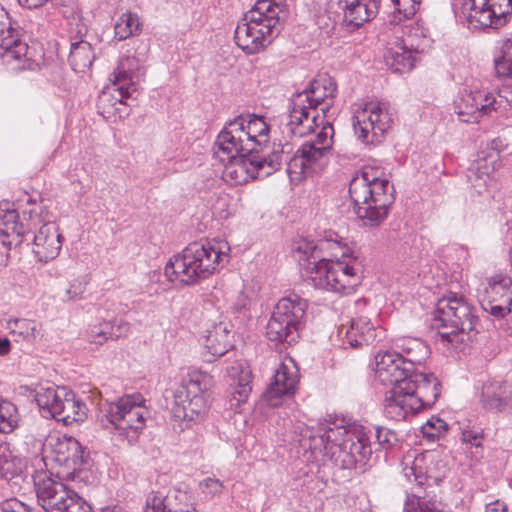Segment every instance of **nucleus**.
<instances>
[{
    "instance_id": "nucleus-24",
    "label": "nucleus",
    "mask_w": 512,
    "mask_h": 512,
    "mask_svg": "<svg viewBox=\"0 0 512 512\" xmlns=\"http://www.w3.org/2000/svg\"><path fill=\"white\" fill-rule=\"evenodd\" d=\"M19 215L14 207V203L4 201L0 203V233L9 231V239L14 240L15 247L19 246L24 238L30 234L32 225L36 227L40 223V215L35 211H30L29 219L26 223L19 222Z\"/></svg>"
},
{
    "instance_id": "nucleus-21",
    "label": "nucleus",
    "mask_w": 512,
    "mask_h": 512,
    "mask_svg": "<svg viewBox=\"0 0 512 512\" xmlns=\"http://www.w3.org/2000/svg\"><path fill=\"white\" fill-rule=\"evenodd\" d=\"M299 381L297 367L292 359L281 362L275 370L273 378L263 393V399L269 406L277 407L284 396L295 393Z\"/></svg>"
},
{
    "instance_id": "nucleus-4",
    "label": "nucleus",
    "mask_w": 512,
    "mask_h": 512,
    "mask_svg": "<svg viewBox=\"0 0 512 512\" xmlns=\"http://www.w3.org/2000/svg\"><path fill=\"white\" fill-rule=\"evenodd\" d=\"M288 16L286 1L257 0L238 22L235 43L248 55L262 52L280 34Z\"/></svg>"
},
{
    "instance_id": "nucleus-10",
    "label": "nucleus",
    "mask_w": 512,
    "mask_h": 512,
    "mask_svg": "<svg viewBox=\"0 0 512 512\" xmlns=\"http://www.w3.org/2000/svg\"><path fill=\"white\" fill-rule=\"evenodd\" d=\"M226 161L223 179L230 185H243L279 170L283 161V148L281 144H273L270 154L243 155Z\"/></svg>"
},
{
    "instance_id": "nucleus-53",
    "label": "nucleus",
    "mask_w": 512,
    "mask_h": 512,
    "mask_svg": "<svg viewBox=\"0 0 512 512\" xmlns=\"http://www.w3.org/2000/svg\"><path fill=\"white\" fill-rule=\"evenodd\" d=\"M483 309L495 318L502 319L512 312V306L486 300L482 304Z\"/></svg>"
},
{
    "instance_id": "nucleus-56",
    "label": "nucleus",
    "mask_w": 512,
    "mask_h": 512,
    "mask_svg": "<svg viewBox=\"0 0 512 512\" xmlns=\"http://www.w3.org/2000/svg\"><path fill=\"white\" fill-rule=\"evenodd\" d=\"M1 511L2 512H37L16 498H10V499L3 501L1 504Z\"/></svg>"
},
{
    "instance_id": "nucleus-52",
    "label": "nucleus",
    "mask_w": 512,
    "mask_h": 512,
    "mask_svg": "<svg viewBox=\"0 0 512 512\" xmlns=\"http://www.w3.org/2000/svg\"><path fill=\"white\" fill-rule=\"evenodd\" d=\"M165 499L164 491L150 493L146 500V512H165Z\"/></svg>"
},
{
    "instance_id": "nucleus-51",
    "label": "nucleus",
    "mask_w": 512,
    "mask_h": 512,
    "mask_svg": "<svg viewBox=\"0 0 512 512\" xmlns=\"http://www.w3.org/2000/svg\"><path fill=\"white\" fill-rule=\"evenodd\" d=\"M110 322H104L91 328L88 332L87 338L90 343L102 345L110 338Z\"/></svg>"
},
{
    "instance_id": "nucleus-23",
    "label": "nucleus",
    "mask_w": 512,
    "mask_h": 512,
    "mask_svg": "<svg viewBox=\"0 0 512 512\" xmlns=\"http://www.w3.org/2000/svg\"><path fill=\"white\" fill-rule=\"evenodd\" d=\"M481 403L487 410L512 414V381L488 379L482 385Z\"/></svg>"
},
{
    "instance_id": "nucleus-60",
    "label": "nucleus",
    "mask_w": 512,
    "mask_h": 512,
    "mask_svg": "<svg viewBox=\"0 0 512 512\" xmlns=\"http://www.w3.org/2000/svg\"><path fill=\"white\" fill-rule=\"evenodd\" d=\"M11 453L7 444L0 443V473H7L11 467Z\"/></svg>"
},
{
    "instance_id": "nucleus-28",
    "label": "nucleus",
    "mask_w": 512,
    "mask_h": 512,
    "mask_svg": "<svg viewBox=\"0 0 512 512\" xmlns=\"http://www.w3.org/2000/svg\"><path fill=\"white\" fill-rule=\"evenodd\" d=\"M231 338V332L226 324H214L201 340L204 349L202 351L203 361L211 363L226 354L232 346Z\"/></svg>"
},
{
    "instance_id": "nucleus-30",
    "label": "nucleus",
    "mask_w": 512,
    "mask_h": 512,
    "mask_svg": "<svg viewBox=\"0 0 512 512\" xmlns=\"http://www.w3.org/2000/svg\"><path fill=\"white\" fill-rule=\"evenodd\" d=\"M338 336L346 345L359 348L371 344L376 339V329L366 317L353 319L349 326L341 325L338 328Z\"/></svg>"
},
{
    "instance_id": "nucleus-8",
    "label": "nucleus",
    "mask_w": 512,
    "mask_h": 512,
    "mask_svg": "<svg viewBox=\"0 0 512 512\" xmlns=\"http://www.w3.org/2000/svg\"><path fill=\"white\" fill-rule=\"evenodd\" d=\"M332 122H325L315 140L303 143L287 163L290 181L299 183L306 177L319 173L329 162L333 145Z\"/></svg>"
},
{
    "instance_id": "nucleus-40",
    "label": "nucleus",
    "mask_w": 512,
    "mask_h": 512,
    "mask_svg": "<svg viewBox=\"0 0 512 512\" xmlns=\"http://www.w3.org/2000/svg\"><path fill=\"white\" fill-rule=\"evenodd\" d=\"M486 300L512 306V279L506 276H494L485 289Z\"/></svg>"
},
{
    "instance_id": "nucleus-36",
    "label": "nucleus",
    "mask_w": 512,
    "mask_h": 512,
    "mask_svg": "<svg viewBox=\"0 0 512 512\" xmlns=\"http://www.w3.org/2000/svg\"><path fill=\"white\" fill-rule=\"evenodd\" d=\"M192 266V253L185 248L182 253L174 255L165 266V276L170 282L176 283L177 287H184L191 283L192 275L189 269Z\"/></svg>"
},
{
    "instance_id": "nucleus-6",
    "label": "nucleus",
    "mask_w": 512,
    "mask_h": 512,
    "mask_svg": "<svg viewBox=\"0 0 512 512\" xmlns=\"http://www.w3.org/2000/svg\"><path fill=\"white\" fill-rule=\"evenodd\" d=\"M442 390L440 380L432 372L413 371L409 378L386 392L384 414L402 421L432 407Z\"/></svg>"
},
{
    "instance_id": "nucleus-45",
    "label": "nucleus",
    "mask_w": 512,
    "mask_h": 512,
    "mask_svg": "<svg viewBox=\"0 0 512 512\" xmlns=\"http://www.w3.org/2000/svg\"><path fill=\"white\" fill-rule=\"evenodd\" d=\"M16 407L0 399V432L9 433L17 426Z\"/></svg>"
},
{
    "instance_id": "nucleus-37",
    "label": "nucleus",
    "mask_w": 512,
    "mask_h": 512,
    "mask_svg": "<svg viewBox=\"0 0 512 512\" xmlns=\"http://www.w3.org/2000/svg\"><path fill=\"white\" fill-rule=\"evenodd\" d=\"M213 377L205 372H194V414L205 415L213 401Z\"/></svg>"
},
{
    "instance_id": "nucleus-47",
    "label": "nucleus",
    "mask_w": 512,
    "mask_h": 512,
    "mask_svg": "<svg viewBox=\"0 0 512 512\" xmlns=\"http://www.w3.org/2000/svg\"><path fill=\"white\" fill-rule=\"evenodd\" d=\"M497 73L503 77H512V33L505 40L502 57L495 61Z\"/></svg>"
},
{
    "instance_id": "nucleus-9",
    "label": "nucleus",
    "mask_w": 512,
    "mask_h": 512,
    "mask_svg": "<svg viewBox=\"0 0 512 512\" xmlns=\"http://www.w3.org/2000/svg\"><path fill=\"white\" fill-rule=\"evenodd\" d=\"M455 17L467 22L469 28H500L512 12V0H453Z\"/></svg>"
},
{
    "instance_id": "nucleus-64",
    "label": "nucleus",
    "mask_w": 512,
    "mask_h": 512,
    "mask_svg": "<svg viewBox=\"0 0 512 512\" xmlns=\"http://www.w3.org/2000/svg\"><path fill=\"white\" fill-rule=\"evenodd\" d=\"M11 350V342L7 338H0V355H7Z\"/></svg>"
},
{
    "instance_id": "nucleus-35",
    "label": "nucleus",
    "mask_w": 512,
    "mask_h": 512,
    "mask_svg": "<svg viewBox=\"0 0 512 512\" xmlns=\"http://www.w3.org/2000/svg\"><path fill=\"white\" fill-rule=\"evenodd\" d=\"M67 396H71V390L66 387H57L49 382L38 385L35 390L37 405L52 418L56 416V408Z\"/></svg>"
},
{
    "instance_id": "nucleus-7",
    "label": "nucleus",
    "mask_w": 512,
    "mask_h": 512,
    "mask_svg": "<svg viewBox=\"0 0 512 512\" xmlns=\"http://www.w3.org/2000/svg\"><path fill=\"white\" fill-rule=\"evenodd\" d=\"M140 79V63L135 56L122 57L111 75L112 88L104 90L98 99L97 108L104 118L128 116V99L136 91Z\"/></svg>"
},
{
    "instance_id": "nucleus-3",
    "label": "nucleus",
    "mask_w": 512,
    "mask_h": 512,
    "mask_svg": "<svg viewBox=\"0 0 512 512\" xmlns=\"http://www.w3.org/2000/svg\"><path fill=\"white\" fill-rule=\"evenodd\" d=\"M336 94L335 80L327 74L318 75L306 89L293 96L285 124L287 132L302 138L325 122H331L335 117L332 107Z\"/></svg>"
},
{
    "instance_id": "nucleus-57",
    "label": "nucleus",
    "mask_w": 512,
    "mask_h": 512,
    "mask_svg": "<svg viewBox=\"0 0 512 512\" xmlns=\"http://www.w3.org/2000/svg\"><path fill=\"white\" fill-rule=\"evenodd\" d=\"M110 338L113 340L125 336L129 330V324L123 320L110 322Z\"/></svg>"
},
{
    "instance_id": "nucleus-48",
    "label": "nucleus",
    "mask_w": 512,
    "mask_h": 512,
    "mask_svg": "<svg viewBox=\"0 0 512 512\" xmlns=\"http://www.w3.org/2000/svg\"><path fill=\"white\" fill-rule=\"evenodd\" d=\"M421 430L424 436L434 440L439 438L448 430V424L441 418L432 417L423 424Z\"/></svg>"
},
{
    "instance_id": "nucleus-2",
    "label": "nucleus",
    "mask_w": 512,
    "mask_h": 512,
    "mask_svg": "<svg viewBox=\"0 0 512 512\" xmlns=\"http://www.w3.org/2000/svg\"><path fill=\"white\" fill-rule=\"evenodd\" d=\"M307 261L310 280L316 289L351 294L361 284L362 267L357 257L348 253L338 240L322 239L317 244L302 241L295 248Z\"/></svg>"
},
{
    "instance_id": "nucleus-15",
    "label": "nucleus",
    "mask_w": 512,
    "mask_h": 512,
    "mask_svg": "<svg viewBox=\"0 0 512 512\" xmlns=\"http://www.w3.org/2000/svg\"><path fill=\"white\" fill-rule=\"evenodd\" d=\"M509 107L510 103L506 97L481 89H464L454 102L455 113L459 120L465 123L478 122L483 116L505 111Z\"/></svg>"
},
{
    "instance_id": "nucleus-59",
    "label": "nucleus",
    "mask_w": 512,
    "mask_h": 512,
    "mask_svg": "<svg viewBox=\"0 0 512 512\" xmlns=\"http://www.w3.org/2000/svg\"><path fill=\"white\" fill-rule=\"evenodd\" d=\"M11 453L7 444L0 443V473H7L11 467Z\"/></svg>"
},
{
    "instance_id": "nucleus-50",
    "label": "nucleus",
    "mask_w": 512,
    "mask_h": 512,
    "mask_svg": "<svg viewBox=\"0 0 512 512\" xmlns=\"http://www.w3.org/2000/svg\"><path fill=\"white\" fill-rule=\"evenodd\" d=\"M15 325L19 329V333L26 339H36L41 336V325L33 320H16Z\"/></svg>"
},
{
    "instance_id": "nucleus-55",
    "label": "nucleus",
    "mask_w": 512,
    "mask_h": 512,
    "mask_svg": "<svg viewBox=\"0 0 512 512\" xmlns=\"http://www.w3.org/2000/svg\"><path fill=\"white\" fill-rule=\"evenodd\" d=\"M223 488L222 483L215 478H207L199 483V489L206 497H212L221 493Z\"/></svg>"
},
{
    "instance_id": "nucleus-16",
    "label": "nucleus",
    "mask_w": 512,
    "mask_h": 512,
    "mask_svg": "<svg viewBox=\"0 0 512 512\" xmlns=\"http://www.w3.org/2000/svg\"><path fill=\"white\" fill-rule=\"evenodd\" d=\"M431 326L433 329L465 327L477 329L474 306L463 296L450 292L438 300Z\"/></svg>"
},
{
    "instance_id": "nucleus-39",
    "label": "nucleus",
    "mask_w": 512,
    "mask_h": 512,
    "mask_svg": "<svg viewBox=\"0 0 512 512\" xmlns=\"http://www.w3.org/2000/svg\"><path fill=\"white\" fill-rule=\"evenodd\" d=\"M191 404L192 400L189 398L188 386L182 385L174 394V406L172 408L173 419L178 422L180 431L191 427L192 418L189 417Z\"/></svg>"
},
{
    "instance_id": "nucleus-18",
    "label": "nucleus",
    "mask_w": 512,
    "mask_h": 512,
    "mask_svg": "<svg viewBox=\"0 0 512 512\" xmlns=\"http://www.w3.org/2000/svg\"><path fill=\"white\" fill-rule=\"evenodd\" d=\"M48 449L49 454L45 458L63 468V471L58 473H63L67 477L81 470L88 461V455H85L83 447L73 437H50L45 444V450Z\"/></svg>"
},
{
    "instance_id": "nucleus-41",
    "label": "nucleus",
    "mask_w": 512,
    "mask_h": 512,
    "mask_svg": "<svg viewBox=\"0 0 512 512\" xmlns=\"http://www.w3.org/2000/svg\"><path fill=\"white\" fill-rule=\"evenodd\" d=\"M94 54L90 43L79 41L71 44L69 62L76 72H83L92 65Z\"/></svg>"
},
{
    "instance_id": "nucleus-31",
    "label": "nucleus",
    "mask_w": 512,
    "mask_h": 512,
    "mask_svg": "<svg viewBox=\"0 0 512 512\" xmlns=\"http://www.w3.org/2000/svg\"><path fill=\"white\" fill-rule=\"evenodd\" d=\"M344 21L354 27L374 19L379 12L381 0H339Z\"/></svg>"
},
{
    "instance_id": "nucleus-12",
    "label": "nucleus",
    "mask_w": 512,
    "mask_h": 512,
    "mask_svg": "<svg viewBox=\"0 0 512 512\" xmlns=\"http://www.w3.org/2000/svg\"><path fill=\"white\" fill-rule=\"evenodd\" d=\"M352 124L357 138L365 145L380 144L393 125L390 105L382 101H369L353 115Z\"/></svg>"
},
{
    "instance_id": "nucleus-27",
    "label": "nucleus",
    "mask_w": 512,
    "mask_h": 512,
    "mask_svg": "<svg viewBox=\"0 0 512 512\" xmlns=\"http://www.w3.org/2000/svg\"><path fill=\"white\" fill-rule=\"evenodd\" d=\"M227 374L231 385L235 386L229 398L230 409L236 412L248 400L252 391V370L246 361L240 360L227 369Z\"/></svg>"
},
{
    "instance_id": "nucleus-14",
    "label": "nucleus",
    "mask_w": 512,
    "mask_h": 512,
    "mask_svg": "<svg viewBox=\"0 0 512 512\" xmlns=\"http://www.w3.org/2000/svg\"><path fill=\"white\" fill-rule=\"evenodd\" d=\"M140 395H126L116 402L107 404L104 416L117 430L118 435L132 444L144 427L145 410Z\"/></svg>"
},
{
    "instance_id": "nucleus-11",
    "label": "nucleus",
    "mask_w": 512,
    "mask_h": 512,
    "mask_svg": "<svg viewBox=\"0 0 512 512\" xmlns=\"http://www.w3.org/2000/svg\"><path fill=\"white\" fill-rule=\"evenodd\" d=\"M307 307V301L297 294L282 297L267 323V338L277 343L295 342Z\"/></svg>"
},
{
    "instance_id": "nucleus-58",
    "label": "nucleus",
    "mask_w": 512,
    "mask_h": 512,
    "mask_svg": "<svg viewBox=\"0 0 512 512\" xmlns=\"http://www.w3.org/2000/svg\"><path fill=\"white\" fill-rule=\"evenodd\" d=\"M11 453L7 444L0 443V473H7L11 467Z\"/></svg>"
},
{
    "instance_id": "nucleus-61",
    "label": "nucleus",
    "mask_w": 512,
    "mask_h": 512,
    "mask_svg": "<svg viewBox=\"0 0 512 512\" xmlns=\"http://www.w3.org/2000/svg\"><path fill=\"white\" fill-rule=\"evenodd\" d=\"M462 441L471 444L472 446H481V434L474 430H464L462 432Z\"/></svg>"
},
{
    "instance_id": "nucleus-1",
    "label": "nucleus",
    "mask_w": 512,
    "mask_h": 512,
    "mask_svg": "<svg viewBox=\"0 0 512 512\" xmlns=\"http://www.w3.org/2000/svg\"><path fill=\"white\" fill-rule=\"evenodd\" d=\"M300 441L313 453L329 457L341 469L363 467L372 455L369 430L338 416L329 415L316 426L306 427Z\"/></svg>"
},
{
    "instance_id": "nucleus-5",
    "label": "nucleus",
    "mask_w": 512,
    "mask_h": 512,
    "mask_svg": "<svg viewBox=\"0 0 512 512\" xmlns=\"http://www.w3.org/2000/svg\"><path fill=\"white\" fill-rule=\"evenodd\" d=\"M353 209L365 226H379L394 202V187L377 168L366 166L349 183Z\"/></svg>"
},
{
    "instance_id": "nucleus-22",
    "label": "nucleus",
    "mask_w": 512,
    "mask_h": 512,
    "mask_svg": "<svg viewBox=\"0 0 512 512\" xmlns=\"http://www.w3.org/2000/svg\"><path fill=\"white\" fill-rule=\"evenodd\" d=\"M375 377L383 385L395 388L406 381L411 372L396 351H380L375 357Z\"/></svg>"
},
{
    "instance_id": "nucleus-13",
    "label": "nucleus",
    "mask_w": 512,
    "mask_h": 512,
    "mask_svg": "<svg viewBox=\"0 0 512 512\" xmlns=\"http://www.w3.org/2000/svg\"><path fill=\"white\" fill-rule=\"evenodd\" d=\"M37 501L45 512H94L75 490L46 474L34 478Z\"/></svg>"
},
{
    "instance_id": "nucleus-46",
    "label": "nucleus",
    "mask_w": 512,
    "mask_h": 512,
    "mask_svg": "<svg viewBox=\"0 0 512 512\" xmlns=\"http://www.w3.org/2000/svg\"><path fill=\"white\" fill-rule=\"evenodd\" d=\"M403 512H443L441 503L435 500H421L419 496L408 498Z\"/></svg>"
},
{
    "instance_id": "nucleus-26",
    "label": "nucleus",
    "mask_w": 512,
    "mask_h": 512,
    "mask_svg": "<svg viewBox=\"0 0 512 512\" xmlns=\"http://www.w3.org/2000/svg\"><path fill=\"white\" fill-rule=\"evenodd\" d=\"M236 119H241L245 140L252 153L255 155L270 154L273 146H269L270 126L265 119L257 115H240Z\"/></svg>"
},
{
    "instance_id": "nucleus-17",
    "label": "nucleus",
    "mask_w": 512,
    "mask_h": 512,
    "mask_svg": "<svg viewBox=\"0 0 512 512\" xmlns=\"http://www.w3.org/2000/svg\"><path fill=\"white\" fill-rule=\"evenodd\" d=\"M403 36L400 40L387 49L385 61L389 68L396 73H405L412 70L423 50L422 42L426 35L423 28L416 26H405Z\"/></svg>"
},
{
    "instance_id": "nucleus-54",
    "label": "nucleus",
    "mask_w": 512,
    "mask_h": 512,
    "mask_svg": "<svg viewBox=\"0 0 512 512\" xmlns=\"http://www.w3.org/2000/svg\"><path fill=\"white\" fill-rule=\"evenodd\" d=\"M12 247H15V242L9 239V231L0 233V269L8 264L9 251Z\"/></svg>"
},
{
    "instance_id": "nucleus-62",
    "label": "nucleus",
    "mask_w": 512,
    "mask_h": 512,
    "mask_svg": "<svg viewBox=\"0 0 512 512\" xmlns=\"http://www.w3.org/2000/svg\"><path fill=\"white\" fill-rule=\"evenodd\" d=\"M250 304H251L250 299L244 293H241L237 298V301L234 305V309L238 313H242L243 311H245L249 308Z\"/></svg>"
},
{
    "instance_id": "nucleus-20",
    "label": "nucleus",
    "mask_w": 512,
    "mask_h": 512,
    "mask_svg": "<svg viewBox=\"0 0 512 512\" xmlns=\"http://www.w3.org/2000/svg\"><path fill=\"white\" fill-rule=\"evenodd\" d=\"M30 233L33 234L32 252L38 261L46 263L59 255L62 235L54 221H43L40 218V223H37L36 227L32 225Z\"/></svg>"
},
{
    "instance_id": "nucleus-32",
    "label": "nucleus",
    "mask_w": 512,
    "mask_h": 512,
    "mask_svg": "<svg viewBox=\"0 0 512 512\" xmlns=\"http://www.w3.org/2000/svg\"><path fill=\"white\" fill-rule=\"evenodd\" d=\"M432 457L430 452L405 455L401 465L407 481L415 483L418 487H424L430 479H434L428 467V464L432 463Z\"/></svg>"
},
{
    "instance_id": "nucleus-33",
    "label": "nucleus",
    "mask_w": 512,
    "mask_h": 512,
    "mask_svg": "<svg viewBox=\"0 0 512 512\" xmlns=\"http://www.w3.org/2000/svg\"><path fill=\"white\" fill-rule=\"evenodd\" d=\"M499 167L500 161L497 153L482 152L471 164L469 179L477 193L481 194L487 189L493 174Z\"/></svg>"
},
{
    "instance_id": "nucleus-63",
    "label": "nucleus",
    "mask_w": 512,
    "mask_h": 512,
    "mask_svg": "<svg viewBox=\"0 0 512 512\" xmlns=\"http://www.w3.org/2000/svg\"><path fill=\"white\" fill-rule=\"evenodd\" d=\"M505 144L500 138H495L488 143V148L491 150L489 153H497L503 150ZM500 157V155H498Z\"/></svg>"
},
{
    "instance_id": "nucleus-49",
    "label": "nucleus",
    "mask_w": 512,
    "mask_h": 512,
    "mask_svg": "<svg viewBox=\"0 0 512 512\" xmlns=\"http://www.w3.org/2000/svg\"><path fill=\"white\" fill-rule=\"evenodd\" d=\"M376 439L382 450H390L392 449L398 442L397 434L383 426L376 427Z\"/></svg>"
},
{
    "instance_id": "nucleus-42",
    "label": "nucleus",
    "mask_w": 512,
    "mask_h": 512,
    "mask_svg": "<svg viewBox=\"0 0 512 512\" xmlns=\"http://www.w3.org/2000/svg\"><path fill=\"white\" fill-rule=\"evenodd\" d=\"M437 335L439 337V341L456 351H461L464 349L466 342L468 340V332L473 329L465 328V327H448V329H437Z\"/></svg>"
},
{
    "instance_id": "nucleus-43",
    "label": "nucleus",
    "mask_w": 512,
    "mask_h": 512,
    "mask_svg": "<svg viewBox=\"0 0 512 512\" xmlns=\"http://www.w3.org/2000/svg\"><path fill=\"white\" fill-rule=\"evenodd\" d=\"M142 23L136 13H123L115 23V37L119 40H125L141 31Z\"/></svg>"
},
{
    "instance_id": "nucleus-25",
    "label": "nucleus",
    "mask_w": 512,
    "mask_h": 512,
    "mask_svg": "<svg viewBox=\"0 0 512 512\" xmlns=\"http://www.w3.org/2000/svg\"><path fill=\"white\" fill-rule=\"evenodd\" d=\"M0 48L2 57L9 63L12 60H20L28 52V45L19 39L18 26L15 27L7 10L0 6Z\"/></svg>"
},
{
    "instance_id": "nucleus-38",
    "label": "nucleus",
    "mask_w": 512,
    "mask_h": 512,
    "mask_svg": "<svg viewBox=\"0 0 512 512\" xmlns=\"http://www.w3.org/2000/svg\"><path fill=\"white\" fill-rule=\"evenodd\" d=\"M56 411L54 419L63 422L65 425L82 422L87 415L86 405L76 397L73 391H71V396L64 398Z\"/></svg>"
},
{
    "instance_id": "nucleus-34",
    "label": "nucleus",
    "mask_w": 512,
    "mask_h": 512,
    "mask_svg": "<svg viewBox=\"0 0 512 512\" xmlns=\"http://www.w3.org/2000/svg\"><path fill=\"white\" fill-rule=\"evenodd\" d=\"M394 347L411 373L418 371L415 366L423 364L430 355L429 346L419 338H398L394 341Z\"/></svg>"
},
{
    "instance_id": "nucleus-44",
    "label": "nucleus",
    "mask_w": 512,
    "mask_h": 512,
    "mask_svg": "<svg viewBox=\"0 0 512 512\" xmlns=\"http://www.w3.org/2000/svg\"><path fill=\"white\" fill-rule=\"evenodd\" d=\"M395 11L390 19L392 25L411 19L420 7L421 0H392Z\"/></svg>"
},
{
    "instance_id": "nucleus-29",
    "label": "nucleus",
    "mask_w": 512,
    "mask_h": 512,
    "mask_svg": "<svg viewBox=\"0 0 512 512\" xmlns=\"http://www.w3.org/2000/svg\"><path fill=\"white\" fill-rule=\"evenodd\" d=\"M222 257L225 255L216 244L209 241L194 242V279H205L214 274Z\"/></svg>"
},
{
    "instance_id": "nucleus-19",
    "label": "nucleus",
    "mask_w": 512,
    "mask_h": 512,
    "mask_svg": "<svg viewBox=\"0 0 512 512\" xmlns=\"http://www.w3.org/2000/svg\"><path fill=\"white\" fill-rule=\"evenodd\" d=\"M243 129L241 119L234 118L227 122L219 132L214 144V154L221 162H226V160L237 156L253 154L246 143Z\"/></svg>"
}]
</instances>
